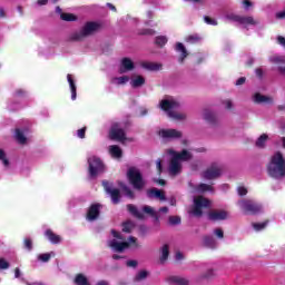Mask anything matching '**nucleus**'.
<instances>
[{
	"label": "nucleus",
	"instance_id": "1",
	"mask_svg": "<svg viewBox=\"0 0 285 285\" xmlns=\"http://www.w3.org/2000/svg\"><path fill=\"white\" fill-rule=\"evenodd\" d=\"M167 153L171 157L168 167V173L171 177H176V175L181 173V161H188L193 159V154L186 149L181 153L168 149Z\"/></svg>",
	"mask_w": 285,
	"mask_h": 285
},
{
	"label": "nucleus",
	"instance_id": "43",
	"mask_svg": "<svg viewBox=\"0 0 285 285\" xmlns=\"http://www.w3.org/2000/svg\"><path fill=\"white\" fill-rule=\"evenodd\" d=\"M122 191L126 195V197H128L129 199H135V193H132V189H130V187L124 185Z\"/></svg>",
	"mask_w": 285,
	"mask_h": 285
},
{
	"label": "nucleus",
	"instance_id": "40",
	"mask_svg": "<svg viewBox=\"0 0 285 285\" xmlns=\"http://www.w3.org/2000/svg\"><path fill=\"white\" fill-rule=\"evenodd\" d=\"M187 43H199L202 41V37L199 35H190L186 38Z\"/></svg>",
	"mask_w": 285,
	"mask_h": 285
},
{
	"label": "nucleus",
	"instance_id": "25",
	"mask_svg": "<svg viewBox=\"0 0 285 285\" xmlns=\"http://www.w3.org/2000/svg\"><path fill=\"white\" fill-rule=\"evenodd\" d=\"M168 284H175V285H188V279L179 276H169L167 278Z\"/></svg>",
	"mask_w": 285,
	"mask_h": 285
},
{
	"label": "nucleus",
	"instance_id": "2",
	"mask_svg": "<svg viewBox=\"0 0 285 285\" xmlns=\"http://www.w3.org/2000/svg\"><path fill=\"white\" fill-rule=\"evenodd\" d=\"M267 173L273 179H284L285 177V157L284 154L277 151L267 165Z\"/></svg>",
	"mask_w": 285,
	"mask_h": 285
},
{
	"label": "nucleus",
	"instance_id": "26",
	"mask_svg": "<svg viewBox=\"0 0 285 285\" xmlns=\"http://www.w3.org/2000/svg\"><path fill=\"white\" fill-rule=\"evenodd\" d=\"M128 81H130V77H128V76L111 78V83L114 86H126V83H128Z\"/></svg>",
	"mask_w": 285,
	"mask_h": 285
},
{
	"label": "nucleus",
	"instance_id": "61",
	"mask_svg": "<svg viewBox=\"0 0 285 285\" xmlns=\"http://www.w3.org/2000/svg\"><path fill=\"white\" fill-rule=\"evenodd\" d=\"M246 82V78L242 77L236 81V86H242L243 83Z\"/></svg>",
	"mask_w": 285,
	"mask_h": 285
},
{
	"label": "nucleus",
	"instance_id": "47",
	"mask_svg": "<svg viewBox=\"0 0 285 285\" xmlns=\"http://www.w3.org/2000/svg\"><path fill=\"white\" fill-rule=\"evenodd\" d=\"M169 224L171 226H177V224H181V218L179 216H170Z\"/></svg>",
	"mask_w": 285,
	"mask_h": 285
},
{
	"label": "nucleus",
	"instance_id": "49",
	"mask_svg": "<svg viewBox=\"0 0 285 285\" xmlns=\"http://www.w3.org/2000/svg\"><path fill=\"white\" fill-rule=\"evenodd\" d=\"M267 223H253V228L257 232L264 230L266 228Z\"/></svg>",
	"mask_w": 285,
	"mask_h": 285
},
{
	"label": "nucleus",
	"instance_id": "35",
	"mask_svg": "<svg viewBox=\"0 0 285 285\" xmlns=\"http://www.w3.org/2000/svg\"><path fill=\"white\" fill-rule=\"evenodd\" d=\"M160 253H161L160 262H161V264H164V262H166V259H168V255H170V252L168 249V245H164L160 248Z\"/></svg>",
	"mask_w": 285,
	"mask_h": 285
},
{
	"label": "nucleus",
	"instance_id": "22",
	"mask_svg": "<svg viewBox=\"0 0 285 285\" xmlns=\"http://www.w3.org/2000/svg\"><path fill=\"white\" fill-rule=\"evenodd\" d=\"M239 26H243V28H248L250 26H257V20L250 16L248 17H240Z\"/></svg>",
	"mask_w": 285,
	"mask_h": 285
},
{
	"label": "nucleus",
	"instance_id": "29",
	"mask_svg": "<svg viewBox=\"0 0 285 285\" xmlns=\"http://www.w3.org/2000/svg\"><path fill=\"white\" fill-rule=\"evenodd\" d=\"M203 244L206 246V248H217V240H215V238L212 236H205Z\"/></svg>",
	"mask_w": 285,
	"mask_h": 285
},
{
	"label": "nucleus",
	"instance_id": "46",
	"mask_svg": "<svg viewBox=\"0 0 285 285\" xmlns=\"http://www.w3.org/2000/svg\"><path fill=\"white\" fill-rule=\"evenodd\" d=\"M135 228V224L132 222H127L122 225L124 233H130Z\"/></svg>",
	"mask_w": 285,
	"mask_h": 285
},
{
	"label": "nucleus",
	"instance_id": "38",
	"mask_svg": "<svg viewBox=\"0 0 285 285\" xmlns=\"http://www.w3.org/2000/svg\"><path fill=\"white\" fill-rule=\"evenodd\" d=\"M197 193H213V186L206 185V184H200L196 188Z\"/></svg>",
	"mask_w": 285,
	"mask_h": 285
},
{
	"label": "nucleus",
	"instance_id": "57",
	"mask_svg": "<svg viewBox=\"0 0 285 285\" xmlns=\"http://www.w3.org/2000/svg\"><path fill=\"white\" fill-rule=\"evenodd\" d=\"M223 104L225 108H227V110H230V108H233V101L230 100H225Z\"/></svg>",
	"mask_w": 285,
	"mask_h": 285
},
{
	"label": "nucleus",
	"instance_id": "16",
	"mask_svg": "<svg viewBox=\"0 0 285 285\" xmlns=\"http://www.w3.org/2000/svg\"><path fill=\"white\" fill-rule=\"evenodd\" d=\"M269 61L272 63H277L279 75H282V77H285V66H282V63H285V56H273L269 58Z\"/></svg>",
	"mask_w": 285,
	"mask_h": 285
},
{
	"label": "nucleus",
	"instance_id": "5",
	"mask_svg": "<svg viewBox=\"0 0 285 285\" xmlns=\"http://www.w3.org/2000/svg\"><path fill=\"white\" fill-rule=\"evenodd\" d=\"M88 166H89V179H97L99 175L106 173V165L101 160V158L97 156H90L88 158Z\"/></svg>",
	"mask_w": 285,
	"mask_h": 285
},
{
	"label": "nucleus",
	"instance_id": "11",
	"mask_svg": "<svg viewBox=\"0 0 285 285\" xmlns=\"http://www.w3.org/2000/svg\"><path fill=\"white\" fill-rule=\"evenodd\" d=\"M102 186L108 196L111 198L112 204H119L121 202V191L118 188L112 187V184L104 180Z\"/></svg>",
	"mask_w": 285,
	"mask_h": 285
},
{
	"label": "nucleus",
	"instance_id": "64",
	"mask_svg": "<svg viewBox=\"0 0 285 285\" xmlns=\"http://www.w3.org/2000/svg\"><path fill=\"white\" fill-rule=\"evenodd\" d=\"M96 285H110L107 281H99Z\"/></svg>",
	"mask_w": 285,
	"mask_h": 285
},
{
	"label": "nucleus",
	"instance_id": "50",
	"mask_svg": "<svg viewBox=\"0 0 285 285\" xmlns=\"http://www.w3.org/2000/svg\"><path fill=\"white\" fill-rule=\"evenodd\" d=\"M214 235L218 237V239H224V230H222V228H216Z\"/></svg>",
	"mask_w": 285,
	"mask_h": 285
},
{
	"label": "nucleus",
	"instance_id": "14",
	"mask_svg": "<svg viewBox=\"0 0 285 285\" xmlns=\"http://www.w3.org/2000/svg\"><path fill=\"white\" fill-rule=\"evenodd\" d=\"M100 210H101V205L99 204L91 205L87 212V222H95L96 219H99Z\"/></svg>",
	"mask_w": 285,
	"mask_h": 285
},
{
	"label": "nucleus",
	"instance_id": "30",
	"mask_svg": "<svg viewBox=\"0 0 285 285\" xmlns=\"http://www.w3.org/2000/svg\"><path fill=\"white\" fill-rule=\"evenodd\" d=\"M73 283L76 285H90L88 277H86V275H83V274H77L73 279Z\"/></svg>",
	"mask_w": 285,
	"mask_h": 285
},
{
	"label": "nucleus",
	"instance_id": "28",
	"mask_svg": "<svg viewBox=\"0 0 285 285\" xmlns=\"http://www.w3.org/2000/svg\"><path fill=\"white\" fill-rule=\"evenodd\" d=\"M149 197H155L156 199H160V202H166V195L164 194V191L159 190V189H151L148 193Z\"/></svg>",
	"mask_w": 285,
	"mask_h": 285
},
{
	"label": "nucleus",
	"instance_id": "18",
	"mask_svg": "<svg viewBox=\"0 0 285 285\" xmlns=\"http://www.w3.org/2000/svg\"><path fill=\"white\" fill-rule=\"evenodd\" d=\"M108 153L112 159H121L124 157V150L118 145H110L108 147Z\"/></svg>",
	"mask_w": 285,
	"mask_h": 285
},
{
	"label": "nucleus",
	"instance_id": "27",
	"mask_svg": "<svg viewBox=\"0 0 285 285\" xmlns=\"http://www.w3.org/2000/svg\"><path fill=\"white\" fill-rule=\"evenodd\" d=\"M176 51L181 52L179 61H180V63H184V59H186V57H188V51L186 50V47H184V43H181V42L176 43Z\"/></svg>",
	"mask_w": 285,
	"mask_h": 285
},
{
	"label": "nucleus",
	"instance_id": "10",
	"mask_svg": "<svg viewBox=\"0 0 285 285\" xmlns=\"http://www.w3.org/2000/svg\"><path fill=\"white\" fill-rule=\"evenodd\" d=\"M110 139H115L116 141H120L121 144H126L127 141H132L131 138L126 137V131L119 125H112L109 131Z\"/></svg>",
	"mask_w": 285,
	"mask_h": 285
},
{
	"label": "nucleus",
	"instance_id": "52",
	"mask_svg": "<svg viewBox=\"0 0 285 285\" xmlns=\"http://www.w3.org/2000/svg\"><path fill=\"white\" fill-rule=\"evenodd\" d=\"M237 193L240 197H244V195L248 194V189H246V187H238Z\"/></svg>",
	"mask_w": 285,
	"mask_h": 285
},
{
	"label": "nucleus",
	"instance_id": "53",
	"mask_svg": "<svg viewBox=\"0 0 285 285\" xmlns=\"http://www.w3.org/2000/svg\"><path fill=\"white\" fill-rule=\"evenodd\" d=\"M77 136L79 137V139H85L86 138V127L79 129L77 131Z\"/></svg>",
	"mask_w": 285,
	"mask_h": 285
},
{
	"label": "nucleus",
	"instance_id": "42",
	"mask_svg": "<svg viewBox=\"0 0 285 285\" xmlns=\"http://www.w3.org/2000/svg\"><path fill=\"white\" fill-rule=\"evenodd\" d=\"M142 213H146L147 215H150L151 217H157V212H155V209L148 205H145L142 207Z\"/></svg>",
	"mask_w": 285,
	"mask_h": 285
},
{
	"label": "nucleus",
	"instance_id": "13",
	"mask_svg": "<svg viewBox=\"0 0 285 285\" xmlns=\"http://www.w3.org/2000/svg\"><path fill=\"white\" fill-rule=\"evenodd\" d=\"M208 219L212 222H224V219H228V212L224 209H215L209 212Z\"/></svg>",
	"mask_w": 285,
	"mask_h": 285
},
{
	"label": "nucleus",
	"instance_id": "58",
	"mask_svg": "<svg viewBox=\"0 0 285 285\" xmlns=\"http://www.w3.org/2000/svg\"><path fill=\"white\" fill-rule=\"evenodd\" d=\"M277 42L279 43V46H283V48H285V38L282 36L277 37Z\"/></svg>",
	"mask_w": 285,
	"mask_h": 285
},
{
	"label": "nucleus",
	"instance_id": "17",
	"mask_svg": "<svg viewBox=\"0 0 285 285\" xmlns=\"http://www.w3.org/2000/svg\"><path fill=\"white\" fill-rule=\"evenodd\" d=\"M130 70H135V63L129 58H124L119 69L120 75H124V72H130Z\"/></svg>",
	"mask_w": 285,
	"mask_h": 285
},
{
	"label": "nucleus",
	"instance_id": "60",
	"mask_svg": "<svg viewBox=\"0 0 285 285\" xmlns=\"http://www.w3.org/2000/svg\"><path fill=\"white\" fill-rule=\"evenodd\" d=\"M141 35H149V36H153V35H155V30H153V29H146V30H144V31L141 32Z\"/></svg>",
	"mask_w": 285,
	"mask_h": 285
},
{
	"label": "nucleus",
	"instance_id": "51",
	"mask_svg": "<svg viewBox=\"0 0 285 285\" xmlns=\"http://www.w3.org/2000/svg\"><path fill=\"white\" fill-rule=\"evenodd\" d=\"M23 244H24V248L32 250V240L30 238H24Z\"/></svg>",
	"mask_w": 285,
	"mask_h": 285
},
{
	"label": "nucleus",
	"instance_id": "19",
	"mask_svg": "<svg viewBox=\"0 0 285 285\" xmlns=\"http://www.w3.org/2000/svg\"><path fill=\"white\" fill-rule=\"evenodd\" d=\"M14 139L18 144H28V129H16Z\"/></svg>",
	"mask_w": 285,
	"mask_h": 285
},
{
	"label": "nucleus",
	"instance_id": "21",
	"mask_svg": "<svg viewBox=\"0 0 285 285\" xmlns=\"http://www.w3.org/2000/svg\"><path fill=\"white\" fill-rule=\"evenodd\" d=\"M67 81L71 90V99L72 101H75L77 99V83L75 82V78H72V75H67Z\"/></svg>",
	"mask_w": 285,
	"mask_h": 285
},
{
	"label": "nucleus",
	"instance_id": "8",
	"mask_svg": "<svg viewBox=\"0 0 285 285\" xmlns=\"http://www.w3.org/2000/svg\"><path fill=\"white\" fill-rule=\"evenodd\" d=\"M101 28L99 22H87L80 32H76L71 36L72 41H80L83 37H88V35H92V32H97Z\"/></svg>",
	"mask_w": 285,
	"mask_h": 285
},
{
	"label": "nucleus",
	"instance_id": "3",
	"mask_svg": "<svg viewBox=\"0 0 285 285\" xmlns=\"http://www.w3.org/2000/svg\"><path fill=\"white\" fill-rule=\"evenodd\" d=\"M111 235L114 239L108 240V246L114 250V253H124L126 248H130V246H134V248H137V238L130 236L128 238V242L124 239L121 234H119L117 230L112 229Z\"/></svg>",
	"mask_w": 285,
	"mask_h": 285
},
{
	"label": "nucleus",
	"instance_id": "32",
	"mask_svg": "<svg viewBox=\"0 0 285 285\" xmlns=\"http://www.w3.org/2000/svg\"><path fill=\"white\" fill-rule=\"evenodd\" d=\"M203 119H205V121H208V124H215V121H217V116H215L213 111L205 110L203 114Z\"/></svg>",
	"mask_w": 285,
	"mask_h": 285
},
{
	"label": "nucleus",
	"instance_id": "9",
	"mask_svg": "<svg viewBox=\"0 0 285 285\" xmlns=\"http://www.w3.org/2000/svg\"><path fill=\"white\" fill-rule=\"evenodd\" d=\"M206 208H210V200L204 198V196H197L194 198L191 215H194V217H202V215H204V209Z\"/></svg>",
	"mask_w": 285,
	"mask_h": 285
},
{
	"label": "nucleus",
	"instance_id": "44",
	"mask_svg": "<svg viewBox=\"0 0 285 285\" xmlns=\"http://www.w3.org/2000/svg\"><path fill=\"white\" fill-rule=\"evenodd\" d=\"M62 21H77V16L72 13H61Z\"/></svg>",
	"mask_w": 285,
	"mask_h": 285
},
{
	"label": "nucleus",
	"instance_id": "24",
	"mask_svg": "<svg viewBox=\"0 0 285 285\" xmlns=\"http://www.w3.org/2000/svg\"><path fill=\"white\" fill-rule=\"evenodd\" d=\"M146 83V79L142 76H134L130 79L131 88H141Z\"/></svg>",
	"mask_w": 285,
	"mask_h": 285
},
{
	"label": "nucleus",
	"instance_id": "34",
	"mask_svg": "<svg viewBox=\"0 0 285 285\" xmlns=\"http://www.w3.org/2000/svg\"><path fill=\"white\" fill-rule=\"evenodd\" d=\"M147 277H148V271L141 269L136 274L134 282H144V279H146Z\"/></svg>",
	"mask_w": 285,
	"mask_h": 285
},
{
	"label": "nucleus",
	"instance_id": "41",
	"mask_svg": "<svg viewBox=\"0 0 285 285\" xmlns=\"http://www.w3.org/2000/svg\"><path fill=\"white\" fill-rule=\"evenodd\" d=\"M0 161H2L6 168L10 166V161L8 160V157L6 156V151H3V149H0Z\"/></svg>",
	"mask_w": 285,
	"mask_h": 285
},
{
	"label": "nucleus",
	"instance_id": "33",
	"mask_svg": "<svg viewBox=\"0 0 285 285\" xmlns=\"http://www.w3.org/2000/svg\"><path fill=\"white\" fill-rule=\"evenodd\" d=\"M127 209L129 210V213H131V215H134V217H137L138 219H144V214L139 212V209H137L135 205H127Z\"/></svg>",
	"mask_w": 285,
	"mask_h": 285
},
{
	"label": "nucleus",
	"instance_id": "31",
	"mask_svg": "<svg viewBox=\"0 0 285 285\" xmlns=\"http://www.w3.org/2000/svg\"><path fill=\"white\" fill-rule=\"evenodd\" d=\"M142 68L146 70L157 71L161 70V63L159 62H144Z\"/></svg>",
	"mask_w": 285,
	"mask_h": 285
},
{
	"label": "nucleus",
	"instance_id": "59",
	"mask_svg": "<svg viewBox=\"0 0 285 285\" xmlns=\"http://www.w3.org/2000/svg\"><path fill=\"white\" fill-rule=\"evenodd\" d=\"M243 6H244L245 10H248L250 8V6H253V2H250L248 0H244Z\"/></svg>",
	"mask_w": 285,
	"mask_h": 285
},
{
	"label": "nucleus",
	"instance_id": "7",
	"mask_svg": "<svg viewBox=\"0 0 285 285\" xmlns=\"http://www.w3.org/2000/svg\"><path fill=\"white\" fill-rule=\"evenodd\" d=\"M237 205L243 213H247L249 215H257V213H262L264 210V207L255 200H239Z\"/></svg>",
	"mask_w": 285,
	"mask_h": 285
},
{
	"label": "nucleus",
	"instance_id": "55",
	"mask_svg": "<svg viewBox=\"0 0 285 285\" xmlns=\"http://www.w3.org/2000/svg\"><path fill=\"white\" fill-rule=\"evenodd\" d=\"M156 168L158 174L161 175V171L164 170V167L161 166V159L156 160Z\"/></svg>",
	"mask_w": 285,
	"mask_h": 285
},
{
	"label": "nucleus",
	"instance_id": "37",
	"mask_svg": "<svg viewBox=\"0 0 285 285\" xmlns=\"http://www.w3.org/2000/svg\"><path fill=\"white\" fill-rule=\"evenodd\" d=\"M225 19L230 21L232 23H239L242 16H237L235 13H227L225 14Z\"/></svg>",
	"mask_w": 285,
	"mask_h": 285
},
{
	"label": "nucleus",
	"instance_id": "15",
	"mask_svg": "<svg viewBox=\"0 0 285 285\" xmlns=\"http://www.w3.org/2000/svg\"><path fill=\"white\" fill-rule=\"evenodd\" d=\"M159 135L163 139H179L181 138V131L176 129H161Z\"/></svg>",
	"mask_w": 285,
	"mask_h": 285
},
{
	"label": "nucleus",
	"instance_id": "6",
	"mask_svg": "<svg viewBox=\"0 0 285 285\" xmlns=\"http://www.w3.org/2000/svg\"><path fill=\"white\" fill-rule=\"evenodd\" d=\"M127 179L135 190H142V188L146 187V179H144V176L138 168H129L127 171Z\"/></svg>",
	"mask_w": 285,
	"mask_h": 285
},
{
	"label": "nucleus",
	"instance_id": "54",
	"mask_svg": "<svg viewBox=\"0 0 285 285\" xmlns=\"http://www.w3.org/2000/svg\"><path fill=\"white\" fill-rule=\"evenodd\" d=\"M204 20H205V23H207L208 26H217V21L210 19V17H205Z\"/></svg>",
	"mask_w": 285,
	"mask_h": 285
},
{
	"label": "nucleus",
	"instance_id": "63",
	"mask_svg": "<svg viewBox=\"0 0 285 285\" xmlns=\"http://www.w3.org/2000/svg\"><path fill=\"white\" fill-rule=\"evenodd\" d=\"M256 75L262 78V76L264 75V71H262V69H256Z\"/></svg>",
	"mask_w": 285,
	"mask_h": 285
},
{
	"label": "nucleus",
	"instance_id": "23",
	"mask_svg": "<svg viewBox=\"0 0 285 285\" xmlns=\"http://www.w3.org/2000/svg\"><path fill=\"white\" fill-rule=\"evenodd\" d=\"M45 236L51 244H61V236L55 234L51 229H47Z\"/></svg>",
	"mask_w": 285,
	"mask_h": 285
},
{
	"label": "nucleus",
	"instance_id": "12",
	"mask_svg": "<svg viewBox=\"0 0 285 285\" xmlns=\"http://www.w3.org/2000/svg\"><path fill=\"white\" fill-rule=\"evenodd\" d=\"M222 175V165L214 163L203 173L204 179H217Z\"/></svg>",
	"mask_w": 285,
	"mask_h": 285
},
{
	"label": "nucleus",
	"instance_id": "20",
	"mask_svg": "<svg viewBox=\"0 0 285 285\" xmlns=\"http://www.w3.org/2000/svg\"><path fill=\"white\" fill-rule=\"evenodd\" d=\"M254 104H273V97L264 96L262 94H255L253 96Z\"/></svg>",
	"mask_w": 285,
	"mask_h": 285
},
{
	"label": "nucleus",
	"instance_id": "56",
	"mask_svg": "<svg viewBox=\"0 0 285 285\" xmlns=\"http://www.w3.org/2000/svg\"><path fill=\"white\" fill-rule=\"evenodd\" d=\"M126 265H127L129 268H136V266H137V261H127V262H126Z\"/></svg>",
	"mask_w": 285,
	"mask_h": 285
},
{
	"label": "nucleus",
	"instance_id": "48",
	"mask_svg": "<svg viewBox=\"0 0 285 285\" xmlns=\"http://www.w3.org/2000/svg\"><path fill=\"white\" fill-rule=\"evenodd\" d=\"M10 268V263L6 258H0V271H8Z\"/></svg>",
	"mask_w": 285,
	"mask_h": 285
},
{
	"label": "nucleus",
	"instance_id": "39",
	"mask_svg": "<svg viewBox=\"0 0 285 285\" xmlns=\"http://www.w3.org/2000/svg\"><path fill=\"white\" fill-rule=\"evenodd\" d=\"M50 257H55V252L38 255L39 262H45V263L50 262Z\"/></svg>",
	"mask_w": 285,
	"mask_h": 285
},
{
	"label": "nucleus",
	"instance_id": "45",
	"mask_svg": "<svg viewBox=\"0 0 285 285\" xmlns=\"http://www.w3.org/2000/svg\"><path fill=\"white\" fill-rule=\"evenodd\" d=\"M156 46H159L160 48H163V46L165 43H168V38H166V36H159L156 38Z\"/></svg>",
	"mask_w": 285,
	"mask_h": 285
},
{
	"label": "nucleus",
	"instance_id": "36",
	"mask_svg": "<svg viewBox=\"0 0 285 285\" xmlns=\"http://www.w3.org/2000/svg\"><path fill=\"white\" fill-rule=\"evenodd\" d=\"M266 141H268V135H261V137L256 140L257 148H264L266 146Z\"/></svg>",
	"mask_w": 285,
	"mask_h": 285
},
{
	"label": "nucleus",
	"instance_id": "62",
	"mask_svg": "<svg viewBox=\"0 0 285 285\" xmlns=\"http://www.w3.org/2000/svg\"><path fill=\"white\" fill-rule=\"evenodd\" d=\"M176 259H177V262L184 259V254H181V252H177L176 253Z\"/></svg>",
	"mask_w": 285,
	"mask_h": 285
},
{
	"label": "nucleus",
	"instance_id": "4",
	"mask_svg": "<svg viewBox=\"0 0 285 285\" xmlns=\"http://www.w3.org/2000/svg\"><path fill=\"white\" fill-rule=\"evenodd\" d=\"M158 106L171 119H176L178 121L186 119V114L177 112V109L179 108V101H177V99L174 97H166L159 102Z\"/></svg>",
	"mask_w": 285,
	"mask_h": 285
}]
</instances>
